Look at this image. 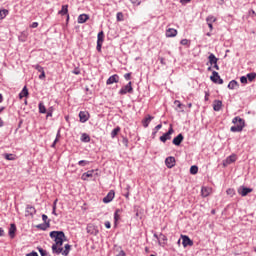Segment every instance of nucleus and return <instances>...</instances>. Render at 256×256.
Masks as SVG:
<instances>
[{"mask_svg": "<svg viewBox=\"0 0 256 256\" xmlns=\"http://www.w3.org/2000/svg\"><path fill=\"white\" fill-rule=\"evenodd\" d=\"M51 239H54L55 243L52 245V252L55 255H61L63 252V241L67 240L63 231L50 232Z\"/></svg>", "mask_w": 256, "mask_h": 256, "instance_id": "1", "label": "nucleus"}, {"mask_svg": "<svg viewBox=\"0 0 256 256\" xmlns=\"http://www.w3.org/2000/svg\"><path fill=\"white\" fill-rule=\"evenodd\" d=\"M232 123L235 125L230 128V131H232V133H241V131H243V129L245 128V120L239 116L233 118Z\"/></svg>", "mask_w": 256, "mask_h": 256, "instance_id": "2", "label": "nucleus"}, {"mask_svg": "<svg viewBox=\"0 0 256 256\" xmlns=\"http://www.w3.org/2000/svg\"><path fill=\"white\" fill-rule=\"evenodd\" d=\"M174 133H175V130L173 129V124H170V128L168 132L160 136V141L162 143H167V141H171V135H173Z\"/></svg>", "mask_w": 256, "mask_h": 256, "instance_id": "3", "label": "nucleus"}, {"mask_svg": "<svg viewBox=\"0 0 256 256\" xmlns=\"http://www.w3.org/2000/svg\"><path fill=\"white\" fill-rule=\"evenodd\" d=\"M210 79L213 83H218V85H223V79H221V76H219V73L217 71L212 72V76L210 77Z\"/></svg>", "mask_w": 256, "mask_h": 256, "instance_id": "4", "label": "nucleus"}, {"mask_svg": "<svg viewBox=\"0 0 256 256\" xmlns=\"http://www.w3.org/2000/svg\"><path fill=\"white\" fill-rule=\"evenodd\" d=\"M238 193L242 197H247V195H249V193H253V189L245 187V186H241L240 188H238Z\"/></svg>", "mask_w": 256, "mask_h": 256, "instance_id": "5", "label": "nucleus"}, {"mask_svg": "<svg viewBox=\"0 0 256 256\" xmlns=\"http://www.w3.org/2000/svg\"><path fill=\"white\" fill-rule=\"evenodd\" d=\"M182 245L183 247H193V240L187 235H182Z\"/></svg>", "mask_w": 256, "mask_h": 256, "instance_id": "6", "label": "nucleus"}, {"mask_svg": "<svg viewBox=\"0 0 256 256\" xmlns=\"http://www.w3.org/2000/svg\"><path fill=\"white\" fill-rule=\"evenodd\" d=\"M127 93H133V87L131 86V82H129L126 86L122 87L119 91L120 95H127Z\"/></svg>", "mask_w": 256, "mask_h": 256, "instance_id": "7", "label": "nucleus"}, {"mask_svg": "<svg viewBox=\"0 0 256 256\" xmlns=\"http://www.w3.org/2000/svg\"><path fill=\"white\" fill-rule=\"evenodd\" d=\"M235 161H237V155L232 154L223 161V166L227 167L228 165H231V163H235Z\"/></svg>", "mask_w": 256, "mask_h": 256, "instance_id": "8", "label": "nucleus"}, {"mask_svg": "<svg viewBox=\"0 0 256 256\" xmlns=\"http://www.w3.org/2000/svg\"><path fill=\"white\" fill-rule=\"evenodd\" d=\"M115 199V191L110 190L109 193L103 198V203H111Z\"/></svg>", "mask_w": 256, "mask_h": 256, "instance_id": "9", "label": "nucleus"}, {"mask_svg": "<svg viewBox=\"0 0 256 256\" xmlns=\"http://www.w3.org/2000/svg\"><path fill=\"white\" fill-rule=\"evenodd\" d=\"M185 139V137H183V134H178L173 140L172 143L173 145H176V147H179V145H181V143H183V140Z\"/></svg>", "mask_w": 256, "mask_h": 256, "instance_id": "10", "label": "nucleus"}, {"mask_svg": "<svg viewBox=\"0 0 256 256\" xmlns=\"http://www.w3.org/2000/svg\"><path fill=\"white\" fill-rule=\"evenodd\" d=\"M165 163H166V167H168V169H172V167H175V157H173V156L167 157L165 160Z\"/></svg>", "mask_w": 256, "mask_h": 256, "instance_id": "11", "label": "nucleus"}, {"mask_svg": "<svg viewBox=\"0 0 256 256\" xmlns=\"http://www.w3.org/2000/svg\"><path fill=\"white\" fill-rule=\"evenodd\" d=\"M108 85H113V83H119V75L114 74L108 78L106 81Z\"/></svg>", "mask_w": 256, "mask_h": 256, "instance_id": "12", "label": "nucleus"}, {"mask_svg": "<svg viewBox=\"0 0 256 256\" xmlns=\"http://www.w3.org/2000/svg\"><path fill=\"white\" fill-rule=\"evenodd\" d=\"M58 14L62 16L67 15V21H69V5H63Z\"/></svg>", "mask_w": 256, "mask_h": 256, "instance_id": "13", "label": "nucleus"}, {"mask_svg": "<svg viewBox=\"0 0 256 256\" xmlns=\"http://www.w3.org/2000/svg\"><path fill=\"white\" fill-rule=\"evenodd\" d=\"M153 119H154V117L148 114L145 117V119L142 120L143 127H145V128L149 127V123H151V121H153Z\"/></svg>", "mask_w": 256, "mask_h": 256, "instance_id": "14", "label": "nucleus"}, {"mask_svg": "<svg viewBox=\"0 0 256 256\" xmlns=\"http://www.w3.org/2000/svg\"><path fill=\"white\" fill-rule=\"evenodd\" d=\"M17 231V226L15 224H11L9 228V237L10 239H15V233Z\"/></svg>", "mask_w": 256, "mask_h": 256, "instance_id": "15", "label": "nucleus"}, {"mask_svg": "<svg viewBox=\"0 0 256 256\" xmlns=\"http://www.w3.org/2000/svg\"><path fill=\"white\" fill-rule=\"evenodd\" d=\"M79 117H80V121L82 123H85V121H87L89 119V112L81 111L79 113Z\"/></svg>", "mask_w": 256, "mask_h": 256, "instance_id": "16", "label": "nucleus"}, {"mask_svg": "<svg viewBox=\"0 0 256 256\" xmlns=\"http://www.w3.org/2000/svg\"><path fill=\"white\" fill-rule=\"evenodd\" d=\"M87 21H89V15H87V14H80L78 16V23L83 24V23H87Z\"/></svg>", "mask_w": 256, "mask_h": 256, "instance_id": "17", "label": "nucleus"}, {"mask_svg": "<svg viewBox=\"0 0 256 256\" xmlns=\"http://www.w3.org/2000/svg\"><path fill=\"white\" fill-rule=\"evenodd\" d=\"M221 107H223V102L221 100H215L213 103L214 111H221Z\"/></svg>", "mask_w": 256, "mask_h": 256, "instance_id": "18", "label": "nucleus"}, {"mask_svg": "<svg viewBox=\"0 0 256 256\" xmlns=\"http://www.w3.org/2000/svg\"><path fill=\"white\" fill-rule=\"evenodd\" d=\"M87 233H90V235H97V229H95V226L93 224H89L86 228Z\"/></svg>", "mask_w": 256, "mask_h": 256, "instance_id": "19", "label": "nucleus"}, {"mask_svg": "<svg viewBox=\"0 0 256 256\" xmlns=\"http://www.w3.org/2000/svg\"><path fill=\"white\" fill-rule=\"evenodd\" d=\"M208 61H209L210 65H215V64H217L219 59L217 57H215V54H210L208 56Z\"/></svg>", "mask_w": 256, "mask_h": 256, "instance_id": "20", "label": "nucleus"}, {"mask_svg": "<svg viewBox=\"0 0 256 256\" xmlns=\"http://www.w3.org/2000/svg\"><path fill=\"white\" fill-rule=\"evenodd\" d=\"M166 37H177V30H175L173 28H169L166 31Z\"/></svg>", "mask_w": 256, "mask_h": 256, "instance_id": "21", "label": "nucleus"}, {"mask_svg": "<svg viewBox=\"0 0 256 256\" xmlns=\"http://www.w3.org/2000/svg\"><path fill=\"white\" fill-rule=\"evenodd\" d=\"M201 194L202 197H209V195H211V188L202 187Z\"/></svg>", "mask_w": 256, "mask_h": 256, "instance_id": "22", "label": "nucleus"}, {"mask_svg": "<svg viewBox=\"0 0 256 256\" xmlns=\"http://www.w3.org/2000/svg\"><path fill=\"white\" fill-rule=\"evenodd\" d=\"M93 173H94L93 170H90V171H88V172H86V173H83L81 179H82L83 181H87V178H88V177H93Z\"/></svg>", "mask_w": 256, "mask_h": 256, "instance_id": "23", "label": "nucleus"}, {"mask_svg": "<svg viewBox=\"0 0 256 256\" xmlns=\"http://www.w3.org/2000/svg\"><path fill=\"white\" fill-rule=\"evenodd\" d=\"M69 251H71V245H69V244H66L65 246H64V250H63V248H62V252H60L62 255H64V256H67V255H69Z\"/></svg>", "mask_w": 256, "mask_h": 256, "instance_id": "24", "label": "nucleus"}, {"mask_svg": "<svg viewBox=\"0 0 256 256\" xmlns=\"http://www.w3.org/2000/svg\"><path fill=\"white\" fill-rule=\"evenodd\" d=\"M236 87H239V83L236 80H232L228 84V89H236Z\"/></svg>", "mask_w": 256, "mask_h": 256, "instance_id": "25", "label": "nucleus"}, {"mask_svg": "<svg viewBox=\"0 0 256 256\" xmlns=\"http://www.w3.org/2000/svg\"><path fill=\"white\" fill-rule=\"evenodd\" d=\"M27 95H29V90H27V87H24L19 94V98L23 99V97H27Z\"/></svg>", "mask_w": 256, "mask_h": 256, "instance_id": "26", "label": "nucleus"}, {"mask_svg": "<svg viewBox=\"0 0 256 256\" xmlns=\"http://www.w3.org/2000/svg\"><path fill=\"white\" fill-rule=\"evenodd\" d=\"M36 227L37 229H41L42 231H45V229H48V227H50L49 220L47 223L44 222V224H39Z\"/></svg>", "mask_w": 256, "mask_h": 256, "instance_id": "27", "label": "nucleus"}, {"mask_svg": "<svg viewBox=\"0 0 256 256\" xmlns=\"http://www.w3.org/2000/svg\"><path fill=\"white\" fill-rule=\"evenodd\" d=\"M104 39H105V34L103 33V31L99 32L97 36V43H103Z\"/></svg>", "mask_w": 256, "mask_h": 256, "instance_id": "28", "label": "nucleus"}, {"mask_svg": "<svg viewBox=\"0 0 256 256\" xmlns=\"http://www.w3.org/2000/svg\"><path fill=\"white\" fill-rule=\"evenodd\" d=\"M119 131H121L120 127H116L115 129L112 130V132H111L112 139H115V137H117V135H119Z\"/></svg>", "mask_w": 256, "mask_h": 256, "instance_id": "29", "label": "nucleus"}, {"mask_svg": "<svg viewBox=\"0 0 256 256\" xmlns=\"http://www.w3.org/2000/svg\"><path fill=\"white\" fill-rule=\"evenodd\" d=\"M7 15H9V11L6 9L0 10V21L2 19H5L7 17Z\"/></svg>", "mask_w": 256, "mask_h": 256, "instance_id": "30", "label": "nucleus"}, {"mask_svg": "<svg viewBox=\"0 0 256 256\" xmlns=\"http://www.w3.org/2000/svg\"><path fill=\"white\" fill-rule=\"evenodd\" d=\"M81 141H83V143H89V141H91V137H89V135L84 133L81 136Z\"/></svg>", "mask_w": 256, "mask_h": 256, "instance_id": "31", "label": "nucleus"}, {"mask_svg": "<svg viewBox=\"0 0 256 256\" xmlns=\"http://www.w3.org/2000/svg\"><path fill=\"white\" fill-rule=\"evenodd\" d=\"M39 113H47V108H45L43 102L39 103Z\"/></svg>", "mask_w": 256, "mask_h": 256, "instance_id": "32", "label": "nucleus"}, {"mask_svg": "<svg viewBox=\"0 0 256 256\" xmlns=\"http://www.w3.org/2000/svg\"><path fill=\"white\" fill-rule=\"evenodd\" d=\"M198 171H199V167H197L195 165L191 166V168H190L191 175H197Z\"/></svg>", "mask_w": 256, "mask_h": 256, "instance_id": "33", "label": "nucleus"}, {"mask_svg": "<svg viewBox=\"0 0 256 256\" xmlns=\"http://www.w3.org/2000/svg\"><path fill=\"white\" fill-rule=\"evenodd\" d=\"M255 77H256V73L252 72L247 74L246 79H248V81H253Z\"/></svg>", "mask_w": 256, "mask_h": 256, "instance_id": "34", "label": "nucleus"}, {"mask_svg": "<svg viewBox=\"0 0 256 256\" xmlns=\"http://www.w3.org/2000/svg\"><path fill=\"white\" fill-rule=\"evenodd\" d=\"M26 209H27V213H30V215H35V213H36L35 207L27 206Z\"/></svg>", "mask_w": 256, "mask_h": 256, "instance_id": "35", "label": "nucleus"}, {"mask_svg": "<svg viewBox=\"0 0 256 256\" xmlns=\"http://www.w3.org/2000/svg\"><path fill=\"white\" fill-rule=\"evenodd\" d=\"M60 137H61V133L58 131L56 138H55L53 144L51 145V147H55V145H57V143H59Z\"/></svg>", "mask_w": 256, "mask_h": 256, "instance_id": "36", "label": "nucleus"}, {"mask_svg": "<svg viewBox=\"0 0 256 256\" xmlns=\"http://www.w3.org/2000/svg\"><path fill=\"white\" fill-rule=\"evenodd\" d=\"M206 21L207 23H215V21H217V18H215V16L210 15L206 18Z\"/></svg>", "mask_w": 256, "mask_h": 256, "instance_id": "37", "label": "nucleus"}, {"mask_svg": "<svg viewBox=\"0 0 256 256\" xmlns=\"http://www.w3.org/2000/svg\"><path fill=\"white\" fill-rule=\"evenodd\" d=\"M117 21H123L124 20V15L123 12H118L116 15Z\"/></svg>", "mask_w": 256, "mask_h": 256, "instance_id": "38", "label": "nucleus"}, {"mask_svg": "<svg viewBox=\"0 0 256 256\" xmlns=\"http://www.w3.org/2000/svg\"><path fill=\"white\" fill-rule=\"evenodd\" d=\"M78 165H80V167H85V165H89V161H87V160H80L78 162Z\"/></svg>", "mask_w": 256, "mask_h": 256, "instance_id": "39", "label": "nucleus"}, {"mask_svg": "<svg viewBox=\"0 0 256 256\" xmlns=\"http://www.w3.org/2000/svg\"><path fill=\"white\" fill-rule=\"evenodd\" d=\"M227 195H230V197H233V195H235V190L232 189V188H229L227 191H226Z\"/></svg>", "mask_w": 256, "mask_h": 256, "instance_id": "40", "label": "nucleus"}, {"mask_svg": "<svg viewBox=\"0 0 256 256\" xmlns=\"http://www.w3.org/2000/svg\"><path fill=\"white\" fill-rule=\"evenodd\" d=\"M33 67H34V69H36V71H39V73H42V71H45V70H43V67H41L39 64H36Z\"/></svg>", "mask_w": 256, "mask_h": 256, "instance_id": "41", "label": "nucleus"}, {"mask_svg": "<svg viewBox=\"0 0 256 256\" xmlns=\"http://www.w3.org/2000/svg\"><path fill=\"white\" fill-rule=\"evenodd\" d=\"M114 221L117 223L119 221V210H116L114 213Z\"/></svg>", "mask_w": 256, "mask_h": 256, "instance_id": "42", "label": "nucleus"}, {"mask_svg": "<svg viewBox=\"0 0 256 256\" xmlns=\"http://www.w3.org/2000/svg\"><path fill=\"white\" fill-rule=\"evenodd\" d=\"M38 251H39L41 256H47V251L44 250L43 248H38Z\"/></svg>", "mask_w": 256, "mask_h": 256, "instance_id": "43", "label": "nucleus"}, {"mask_svg": "<svg viewBox=\"0 0 256 256\" xmlns=\"http://www.w3.org/2000/svg\"><path fill=\"white\" fill-rule=\"evenodd\" d=\"M5 159H7V161H13L15 158L13 157V154H5Z\"/></svg>", "mask_w": 256, "mask_h": 256, "instance_id": "44", "label": "nucleus"}, {"mask_svg": "<svg viewBox=\"0 0 256 256\" xmlns=\"http://www.w3.org/2000/svg\"><path fill=\"white\" fill-rule=\"evenodd\" d=\"M101 47H103V43L97 42V46H96L97 51L101 52Z\"/></svg>", "mask_w": 256, "mask_h": 256, "instance_id": "45", "label": "nucleus"}, {"mask_svg": "<svg viewBox=\"0 0 256 256\" xmlns=\"http://www.w3.org/2000/svg\"><path fill=\"white\" fill-rule=\"evenodd\" d=\"M133 5H141V0H130Z\"/></svg>", "mask_w": 256, "mask_h": 256, "instance_id": "46", "label": "nucleus"}, {"mask_svg": "<svg viewBox=\"0 0 256 256\" xmlns=\"http://www.w3.org/2000/svg\"><path fill=\"white\" fill-rule=\"evenodd\" d=\"M49 218L47 217V215L43 214L42 215V220L44 221V223H49V221H47Z\"/></svg>", "mask_w": 256, "mask_h": 256, "instance_id": "47", "label": "nucleus"}, {"mask_svg": "<svg viewBox=\"0 0 256 256\" xmlns=\"http://www.w3.org/2000/svg\"><path fill=\"white\" fill-rule=\"evenodd\" d=\"M31 27H32V29H37V27H39V23L33 22V23L31 24Z\"/></svg>", "mask_w": 256, "mask_h": 256, "instance_id": "48", "label": "nucleus"}, {"mask_svg": "<svg viewBox=\"0 0 256 256\" xmlns=\"http://www.w3.org/2000/svg\"><path fill=\"white\" fill-rule=\"evenodd\" d=\"M180 43H181V45H188L189 40H187V39H182Z\"/></svg>", "mask_w": 256, "mask_h": 256, "instance_id": "49", "label": "nucleus"}, {"mask_svg": "<svg viewBox=\"0 0 256 256\" xmlns=\"http://www.w3.org/2000/svg\"><path fill=\"white\" fill-rule=\"evenodd\" d=\"M159 239H162V241H167V236H165L164 234H160Z\"/></svg>", "mask_w": 256, "mask_h": 256, "instance_id": "50", "label": "nucleus"}, {"mask_svg": "<svg viewBox=\"0 0 256 256\" xmlns=\"http://www.w3.org/2000/svg\"><path fill=\"white\" fill-rule=\"evenodd\" d=\"M240 81H241V83H247V77L246 76H242L240 78Z\"/></svg>", "mask_w": 256, "mask_h": 256, "instance_id": "51", "label": "nucleus"}, {"mask_svg": "<svg viewBox=\"0 0 256 256\" xmlns=\"http://www.w3.org/2000/svg\"><path fill=\"white\" fill-rule=\"evenodd\" d=\"M124 78H125L127 81H129V79H131V73H126V74L124 75Z\"/></svg>", "mask_w": 256, "mask_h": 256, "instance_id": "52", "label": "nucleus"}, {"mask_svg": "<svg viewBox=\"0 0 256 256\" xmlns=\"http://www.w3.org/2000/svg\"><path fill=\"white\" fill-rule=\"evenodd\" d=\"M105 227H106V229H111V222L106 221L105 222Z\"/></svg>", "mask_w": 256, "mask_h": 256, "instance_id": "53", "label": "nucleus"}, {"mask_svg": "<svg viewBox=\"0 0 256 256\" xmlns=\"http://www.w3.org/2000/svg\"><path fill=\"white\" fill-rule=\"evenodd\" d=\"M123 143H124L125 147H128L129 140L127 138H123Z\"/></svg>", "mask_w": 256, "mask_h": 256, "instance_id": "54", "label": "nucleus"}, {"mask_svg": "<svg viewBox=\"0 0 256 256\" xmlns=\"http://www.w3.org/2000/svg\"><path fill=\"white\" fill-rule=\"evenodd\" d=\"M39 79H45V70L41 72Z\"/></svg>", "mask_w": 256, "mask_h": 256, "instance_id": "55", "label": "nucleus"}, {"mask_svg": "<svg viewBox=\"0 0 256 256\" xmlns=\"http://www.w3.org/2000/svg\"><path fill=\"white\" fill-rule=\"evenodd\" d=\"M163 127L162 124H158L155 128L154 131H159V129H161Z\"/></svg>", "mask_w": 256, "mask_h": 256, "instance_id": "56", "label": "nucleus"}, {"mask_svg": "<svg viewBox=\"0 0 256 256\" xmlns=\"http://www.w3.org/2000/svg\"><path fill=\"white\" fill-rule=\"evenodd\" d=\"M180 3H182V5H185L187 3H191V0H181Z\"/></svg>", "mask_w": 256, "mask_h": 256, "instance_id": "57", "label": "nucleus"}, {"mask_svg": "<svg viewBox=\"0 0 256 256\" xmlns=\"http://www.w3.org/2000/svg\"><path fill=\"white\" fill-rule=\"evenodd\" d=\"M26 256H39V254H37V252H31V253L27 254Z\"/></svg>", "mask_w": 256, "mask_h": 256, "instance_id": "58", "label": "nucleus"}, {"mask_svg": "<svg viewBox=\"0 0 256 256\" xmlns=\"http://www.w3.org/2000/svg\"><path fill=\"white\" fill-rule=\"evenodd\" d=\"M116 256H126L125 251L121 250Z\"/></svg>", "mask_w": 256, "mask_h": 256, "instance_id": "59", "label": "nucleus"}, {"mask_svg": "<svg viewBox=\"0 0 256 256\" xmlns=\"http://www.w3.org/2000/svg\"><path fill=\"white\" fill-rule=\"evenodd\" d=\"M210 31H213V23L207 22Z\"/></svg>", "mask_w": 256, "mask_h": 256, "instance_id": "60", "label": "nucleus"}, {"mask_svg": "<svg viewBox=\"0 0 256 256\" xmlns=\"http://www.w3.org/2000/svg\"><path fill=\"white\" fill-rule=\"evenodd\" d=\"M205 101H209V92H205Z\"/></svg>", "mask_w": 256, "mask_h": 256, "instance_id": "61", "label": "nucleus"}, {"mask_svg": "<svg viewBox=\"0 0 256 256\" xmlns=\"http://www.w3.org/2000/svg\"><path fill=\"white\" fill-rule=\"evenodd\" d=\"M174 103L177 105V107L181 108V102L179 100H176Z\"/></svg>", "mask_w": 256, "mask_h": 256, "instance_id": "62", "label": "nucleus"}, {"mask_svg": "<svg viewBox=\"0 0 256 256\" xmlns=\"http://www.w3.org/2000/svg\"><path fill=\"white\" fill-rule=\"evenodd\" d=\"M3 235H5V231L3 230V228H0V237H3Z\"/></svg>", "mask_w": 256, "mask_h": 256, "instance_id": "63", "label": "nucleus"}, {"mask_svg": "<svg viewBox=\"0 0 256 256\" xmlns=\"http://www.w3.org/2000/svg\"><path fill=\"white\" fill-rule=\"evenodd\" d=\"M213 68L216 69V71H219V65H217V63L214 64Z\"/></svg>", "mask_w": 256, "mask_h": 256, "instance_id": "64", "label": "nucleus"}]
</instances>
